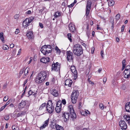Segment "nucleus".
<instances>
[{
  "mask_svg": "<svg viewBox=\"0 0 130 130\" xmlns=\"http://www.w3.org/2000/svg\"><path fill=\"white\" fill-rule=\"evenodd\" d=\"M73 53L75 55L79 56L83 54V49L80 44H75L73 46Z\"/></svg>",
  "mask_w": 130,
  "mask_h": 130,
  "instance_id": "f257e3e1",
  "label": "nucleus"
},
{
  "mask_svg": "<svg viewBox=\"0 0 130 130\" xmlns=\"http://www.w3.org/2000/svg\"><path fill=\"white\" fill-rule=\"evenodd\" d=\"M47 75L46 72L44 71H41L38 74L35 79V82L38 84H40L43 82L46 78Z\"/></svg>",
  "mask_w": 130,
  "mask_h": 130,
  "instance_id": "f03ea898",
  "label": "nucleus"
},
{
  "mask_svg": "<svg viewBox=\"0 0 130 130\" xmlns=\"http://www.w3.org/2000/svg\"><path fill=\"white\" fill-rule=\"evenodd\" d=\"M41 51L45 55H47L52 52L51 47L50 45H48L43 46L41 49Z\"/></svg>",
  "mask_w": 130,
  "mask_h": 130,
  "instance_id": "7ed1b4c3",
  "label": "nucleus"
},
{
  "mask_svg": "<svg viewBox=\"0 0 130 130\" xmlns=\"http://www.w3.org/2000/svg\"><path fill=\"white\" fill-rule=\"evenodd\" d=\"M55 104L52 103V101H48L46 107V110L49 113H52L54 110Z\"/></svg>",
  "mask_w": 130,
  "mask_h": 130,
  "instance_id": "20e7f679",
  "label": "nucleus"
},
{
  "mask_svg": "<svg viewBox=\"0 0 130 130\" xmlns=\"http://www.w3.org/2000/svg\"><path fill=\"white\" fill-rule=\"evenodd\" d=\"M78 95L79 92L77 90L73 91L71 96L72 101L73 104L76 103Z\"/></svg>",
  "mask_w": 130,
  "mask_h": 130,
  "instance_id": "39448f33",
  "label": "nucleus"
},
{
  "mask_svg": "<svg viewBox=\"0 0 130 130\" xmlns=\"http://www.w3.org/2000/svg\"><path fill=\"white\" fill-rule=\"evenodd\" d=\"M30 104V102L28 101L22 100L19 104L18 108L20 110H21L23 108H24V107L26 105H27V106H29Z\"/></svg>",
  "mask_w": 130,
  "mask_h": 130,
  "instance_id": "423d86ee",
  "label": "nucleus"
},
{
  "mask_svg": "<svg viewBox=\"0 0 130 130\" xmlns=\"http://www.w3.org/2000/svg\"><path fill=\"white\" fill-rule=\"evenodd\" d=\"M68 109L70 110L71 117L73 119H75L76 118V115L75 112L72 105H70L68 107Z\"/></svg>",
  "mask_w": 130,
  "mask_h": 130,
  "instance_id": "0eeeda50",
  "label": "nucleus"
},
{
  "mask_svg": "<svg viewBox=\"0 0 130 130\" xmlns=\"http://www.w3.org/2000/svg\"><path fill=\"white\" fill-rule=\"evenodd\" d=\"M67 55V60L70 62H73V59L74 56L72 52L70 51H68L66 52Z\"/></svg>",
  "mask_w": 130,
  "mask_h": 130,
  "instance_id": "6e6552de",
  "label": "nucleus"
},
{
  "mask_svg": "<svg viewBox=\"0 0 130 130\" xmlns=\"http://www.w3.org/2000/svg\"><path fill=\"white\" fill-rule=\"evenodd\" d=\"M60 65L58 62L52 64V70L56 71H60Z\"/></svg>",
  "mask_w": 130,
  "mask_h": 130,
  "instance_id": "1a4fd4ad",
  "label": "nucleus"
},
{
  "mask_svg": "<svg viewBox=\"0 0 130 130\" xmlns=\"http://www.w3.org/2000/svg\"><path fill=\"white\" fill-rule=\"evenodd\" d=\"M87 4L86 6V15L87 16L88 15L90 10L91 8L92 3L90 1H88L87 2Z\"/></svg>",
  "mask_w": 130,
  "mask_h": 130,
  "instance_id": "9d476101",
  "label": "nucleus"
},
{
  "mask_svg": "<svg viewBox=\"0 0 130 130\" xmlns=\"http://www.w3.org/2000/svg\"><path fill=\"white\" fill-rule=\"evenodd\" d=\"M70 116L69 113L66 112H62V117L64 120L65 122H66L69 120Z\"/></svg>",
  "mask_w": 130,
  "mask_h": 130,
  "instance_id": "9b49d317",
  "label": "nucleus"
},
{
  "mask_svg": "<svg viewBox=\"0 0 130 130\" xmlns=\"http://www.w3.org/2000/svg\"><path fill=\"white\" fill-rule=\"evenodd\" d=\"M119 124L121 129L122 130H125L127 128V124L124 121L121 120L119 122Z\"/></svg>",
  "mask_w": 130,
  "mask_h": 130,
  "instance_id": "f8f14e48",
  "label": "nucleus"
},
{
  "mask_svg": "<svg viewBox=\"0 0 130 130\" xmlns=\"http://www.w3.org/2000/svg\"><path fill=\"white\" fill-rule=\"evenodd\" d=\"M71 70L72 72L74 74V76L75 79L76 78L77 76V72L75 67L74 66H71Z\"/></svg>",
  "mask_w": 130,
  "mask_h": 130,
  "instance_id": "ddd939ff",
  "label": "nucleus"
},
{
  "mask_svg": "<svg viewBox=\"0 0 130 130\" xmlns=\"http://www.w3.org/2000/svg\"><path fill=\"white\" fill-rule=\"evenodd\" d=\"M28 96L29 97L31 95H33L34 96V97L35 98L36 97V94L37 93V91H33L31 90H30L28 92Z\"/></svg>",
  "mask_w": 130,
  "mask_h": 130,
  "instance_id": "4468645a",
  "label": "nucleus"
},
{
  "mask_svg": "<svg viewBox=\"0 0 130 130\" xmlns=\"http://www.w3.org/2000/svg\"><path fill=\"white\" fill-rule=\"evenodd\" d=\"M26 35L28 38L29 39H33L34 38L32 32L30 31H29L27 32Z\"/></svg>",
  "mask_w": 130,
  "mask_h": 130,
  "instance_id": "2eb2a0df",
  "label": "nucleus"
},
{
  "mask_svg": "<svg viewBox=\"0 0 130 130\" xmlns=\"http://www.w3.org/2000/svg\"><path fill=\"white\" fill-rule=\"evenodd\" d=\"M69 27L70 30L72 32H73L75 30V25L73 23H70V24L69 25Z\"/></svg>",
  "mask_w": 130,
  "mask_h": 130,
  "instance_id": "dca6fc26",
  "label": "nucleus"
},
{
  "mask_svg": "<svg viewBox=\"0 0 130 130\" xmlns=\"http://www.w3.org/2000/svg\"><path fill=\"white\" fill-rule=\"evenodd\" d=\"M50 59L48 57H43L41 59V62L43 63H46L50 61Z\"/></svg>",
  "mask_w": 130,
  "mask_h": 130,
  "instance_id": "f3484780",
  "label": "nucleus"
},
{
  "mask_svg": "<svg viewBox=\"0 0 130 130\" xmlns=\"http://www.w3.org/2000/svg\"><path fill=\"white\" fill-rule=\"evenodd\" d=\"M73 82L70 79H67L65 81V84L66 85H68L69 87H71Z\"/></svg>",
  "mask_w": 130,
  "mask_h": 130,
  "instance_id": "a211bd4d",
  "label": "nucleus"
},
{
  "mask_svg": "<svg viewBox=\"0 0 130 130\" xmlns=\"http://www.w3.org/2000/svg\"><path fill=\"white\" fill-rule=\"evenodd\" d=\"M26 110H24L21 111L20 112L18 113L17 115V117L18 118L20 117H22V116L25 115L26 113Z\"/></svg>",
  "mask_w": 130,
  "mask_h": 130,
  "instance_id": "6ab92c4d",
  "label": "nucleus"
},
{
  "mask_svg": "<svg viewBox=\"0 0 130 130\" xmlns=\"http://www.w3.org/2000/svg\"><path fill=\"white\" fill-rule=\"evenodd\" d=\"M125 109L128 112H130V102L126 103L125 105Z\"/></svg>",
  "mask_w": 130,
  "mask_h": 130,
  "instance_id": "aec40b11",
  "label": "nucleus"
},
{
  "mask_svg": "<svg viewBox=\"0 0 130 130\" xmlns=\"http://www.w3.org/2000/svg\"><path fill=\"white\" fill-rule=\"evenodd\" d=\"M124 73L125 74L124 77L125 78H127L129 77L130 72L129 73V70H125L124 71Z\"/></svg>",
  "mask_w": 130,
  "mask_h": 130,
  "instance_id": "412c9836",
  "label": "nucleus"
},
{
  "mask_svg": "<svg viewBox=\"0 0 130 130\" xmlns=\"http://www.w3.org/2000/svg\"><path fill=\"white\" fill-rule=\"evenodd\" d=\"M49 119L45 121L44 124L40 127V129H43L48 124Z\"/></svg>",
  "mask_w": 130,
  "mask_h": 130,
  "instance_id": "4be33fe9",
  "label": "nucleus"
},
{
  "mask_svg": "<svg viewBox=\"0 0 130 130\" xmlns=\"http://www.w3.org/2000/svg\"><path fill=\"white\" fill-rule=\"evenodd\" d=\"M124 118L125 121L128 123L130 124V117L126 115H125L124 116Z\"/></svg>",
  "mask_w": 130,
  "mask_h": 130,
  "instance_id": "5701e85b",
  "label": "nucleus"
},
{
  "mask_svg": "<svg viewBox=\"0 0 130 130\" xmlns=\"http://www.w3.org/2000/svg\"><path fill=\"white\" fill-rule=\"evenodd\" d=\"M62 14L61 12L59 11H57L55 12L54 16L55 17L57 18L61 16Z\"/></svg>",
  "mask_w": 130,
  "mask_h": 130,
  "instance_id": "b1692460",
  "label": "nucleus"
},
{
  "mask_svg": "<svg viewBox=\"0 0 130 130\" xmlns=\"http://www.w3.org/2000/svg\"><path fill=\"white\" fill-rule=\"evenodd\" d=\"M46 103H43L40 106L39 109V110H41L44 108L46 107Z\"/></svg>",
  "mask_w": 130,
  "mask_h": 130,
  "instance_id": "393cba45",
  "label": "nucleus"
},
{
  "mask_svg": "<svg viewBox=\"0 0 130 130\" xmlns=\"http://www.w3.org/2000/svg\"><path fill=\"white\" fill-rule=\"evenodd\" d=\"M29 25V23H27V21L26 19L23 22V25L24 27L25 28L27 27Z\"/></svg>",
  "mask_w": 130,
  "mask_h": 130,
  "instance_id": "a878e982",
  "label": "nucleus"
},
{
  "mask_svg": "<svg viewBox=\"0 0 130 130\" xmlns=\"http://www.w3.org/2000/svg\"><path fill=\"white\" fill-rule=\"evenodd\" d=\"M55 127L56 130H64L63 127L58 124L56 125Z\"/></svg>",
  "mask_w": 130,
  "mask_h": 130,
  "instance_id": "bb28decb",
  "label": "nucleus"
},
{
  "mask_svg": "<svg viewBox=\"0 0 130 130\" xmlns=\"http://www.w3.org/2000/svg\"><path fill=\"white\" fill-rule=\"evenodd\" d=\"M27 22V23L29 24L32 21L34 20V18L32 17H30L26 19Z\"/></svg>",
  "mask_w": 130,
  "mask_h": 130,
  "instance_id": "cd10ccee",
  "label": "nucleus"
},
{
  "mask_svg": "<svg viewBox=\"0 0 130 130\" xmlns=\"http://www.w3.org/2000/svg\"><path fill=\"white\" fill-rule=\"evenodd\" d=\"M52 94L53 96L55 97L57 96L58 95V92L57 91L55 90H54L53 91L52 93Z\"/></svg>",
  "mask_w": 130,
  "mask_h": 130,
  "instance_id": "c85d7f7f",
  "label": "nucleus"
},
{
  "mask_svg": "<svg viewBox=\"0 0 130 130\" xmlns=\"http://www.w3.org/2000/svg\"><path fill=\"white\" fill-rule=\"evenodd\" d=\"M30 69L29 68H27L24 70V77H25V76H26L28 74V73Z\"/></svg>",
  "mask_w": 130,
  "mask_h": 130,
  "instance_id": "c756f323",
  "label": "nucleus"
},
{
  "mask_svg": "<svg viewBox=\"0 0 130 130\" xmlns=\"http://www.w3.org/2000/svg\"><path fill=\"white\" fill-rule=\"evenodd\" d=\"M61 109V107H56L55 108L56 111L57 113H59L60 112Z\"/></svg>",
  "mask_w": 130,
  "mask_h": 130,
  "instance_id": "7c9ffc66",
  "label": "nucleus"
},
{
  "mask_svg": "<svg viewBox=\"0 0 130 130\" xmlns=\"http://www.w3.org/2000/svg\"><path fill=\"white\" fill-rule=\"evenodd\" d=\"M115 4V2L113 1H111L108 2V5L110 6H112L113 5Z\"/></svg>",
  "mask_w": 130,
  "mask_h": 130,
  "instance_id": "2f4dec72",
  "label": "nucleus"
},
{
  "mask_svg": "<svg viewBox=\"0 0 130 130\" xmlns=\"http://www.w3.org/2000/svg\"><path fill=\"white\" fill-rule=\"evenodd\" d=\"M62 105V104L61 102L60 101H58L57 103L56 107H61Z\"/></svg>",
  "mask_w": 130,
  "mask_h": 130,
  "instance_id": "473e14b6",
  "label": "nucleus"
},
{
  "mask_svg": "<svg viewBox=\"0 0 130 130\" xmlns=\"http://www.w3.org/2000/svg\"><path fill=\"white\" fill-rule=\"evenodd\" d=\"M67 35L68 39L70 40V42H72V40L71 38L72 36L71 34H68Z\"/></svg>",
  "mask_w": 130,
  "mask_h": 130,
  "instance_id": "72a5a7b5",
  "label": "nucleus"
},
{
  "mask_svg": "<svg viewBox=\"0 0 130 130\" xmlns=\"http://www.w3.org/2000/svg\"><path fill=\"white\" fill-rule=\"evenodd\" d=\"M55 49L57 53L58 54H59L61 52L60 50L58 48V47L56 46L55 47Z\"/></svg>",
  "mask_w": 130,
  "mask_h": 130,
  "instance_id": "f704fd0d",
  "label": "nucleus"
},
{
  "mask_svg": "<svg viewBox=\"0 0 130 130\" xmlns=\"http://www.w3.org/2000/svg\"><path fill=\"white\" fill-rule=\"evenodd\" d=\"M2 48L4 50H6L8 49L9 47L7 45L5 44L3 45Z\"/></svg>",
  "mask_w": 130,
  "mask_h": 130,
  "instance_id": "c9c22d12",
  "label": "nucleus"
},
{
  "mask_svg": "<svg viewBox=\"0 0 130 130\" xmlns=\"http://www.w3.org/2000/svg\"><path fill=\"white\" fill-rule=\"evenodd\" d=\"M12 128L13 130H19V127L15 125L12 126Z\"/></svg>",
  "mask_w": 130,
  "mask_h": 130,
  "instance_id": "e433bc0d",
  "label": "nucleus"
},
{
  "mask_svg": "<svg viewBox=\"0 0 130 130\" xmlns=\"http://www.w3.org/2000/svg\"><path fill=\"white\" fill-rule=\"evenodd\" d=\"M111 20H112V21L111 22V23L112 24V26L111 27V28L112 30H113V28H114V23L113 22L114 19L112 18H111Z\"/></svg>",
  "mask_w": 130,
  "mask_h": 130,
  "instance_id": "4c0bfd02",
  "label": "nucleus"
},
{
  "mask_svg": "<svg viewBox=\"0 0 130 130\" xmlns=\"http://www.w3.org/2000/svg\"><path fill=\"white\" fill-rule=\"evenodd\" d=\"M120 14H117L116 16V19L117 20H118L120 19Z\"/></svg>",
  "mask_w": 130,
  "mask_h": 130,
  "instance_id": "58836bf2",
  "label": "nucleus"
},
{
  "mask_svg": "<svg viewBox=\"0 0 130 130\" xmlns=\"http://www.w3.org/2000/svg\"><path fill=\"white\" fill-rule=\"evenodd\" d=\"M99 108L102 110H103L104 108L103 105L102 103H101L99 104Z\"/></svg>",
  "mask_w": 130,
  "mask_h": 130,
  "instance_id": "ea45409f",
  "label": "nucleus"
},
{
  "mask_svg": "<svg viewBox=\"0 0 130 130\" xmlns=\"http://www.w3.org/2000/svg\"><path fill=\"white\" fill-rule=\"evenodd\" d=\"M4 118L5 120L6 121L8 120L9 118V115H6L5 116Z\"/></svg>",
  "mask_w": 130,
  "mask_h": 130,
  "instance_id": "a19ab883",
  "label": "nucleus"
},
{
  "mask_svg": "<svg viewBox=\"0 0 130 130\" xmlns=\"http://www.w3.org/2000/svg\"><path fill=\"white\" fill-rule=\"evenodd\" d=\"M125 70H129V73L130 72V66L129 65L127 66L126 67V68L125 69Z\"/></svg>",
  "mask_w": 130,
  "mask_h": 130,
  "instance_id": "79ce46f5",
  "label": "nucleus"
},
{
  "mask_svg": "<svg viewBox=\"0 0 130 130\" xmlns=\"http://www.w3.org/2000/svg\"><path fill=\"white\" fill-rule=\"evenodd\" d=\"M20 17V15L18 14H15L14 16V18L15 19H18Z\"/></svg>",
  "mask_w": 130,
  "mask_h": 130,
  "instance_id": "37998d69",
  "label": "nucleus"
},
{
  "mask_svg": "<svg viewBox=\"0 0 130 130\" xmlns=\"http://www.w3.org/2000/svg\"><path fill=\"white\" fill-rule=\"evenodd\" d=\"M24 70L25 69L24 68H23L20 70V75L22 74L23 73V72H24Z\"/></svg>",
  "mask_w": 130,
  "mask_h": 130,
  "instance_id": "c03bdc74",
  "label": "nucleus"
},
{
  "mask_svg": "<svg viewBox=\"0 0 130 130\" xmlns=\"http://www.w3.org/2000/svg\"><path fill=\"white\" fill-rule=\"evenodd\" d=\"M8 99V96H5L4 97L3 101H7Z\"/></svg>",
  "mask_w": 130,
  "mask_h": 130,
  "instance_id": "a18cd8bd",
  "label": "nucleus"
},
{
  "mask_svg": "<svg viewBox=\"0 0 130 130\" xmlns=\"http://www.w3.org/2000/svg\"><path fill=\"white\" fill-rule=\"evenodd\" d=\"M19 29H17L15 31V34H17L19 32Z\"/></svg>",
  "mask_w": 130,
  "mask_h": 130,
  "instance_id": "49530a36",
  "label": "nucleus"
},
{
  "mask_svg": "<svg viewBox=\"0 0 130 130\" xmlns=\"http://www.w3.org/2000/svg\"><path fill=\"white\" fill-rule=\"evenodd\" d=\"M107 80V78L106 77H104L103 79V83L104 84L105 83Z\"/></svg>",
  "mask_w": 130,
  "mask_h": 130,
  "instance_id": "de8ad7c7",
  "label": "nucleus"
},
{
  "mask_svg": "<svg viewBox=\"0 0 130 130\" xmlns=\"http://www.w3.org/2000/svg\"><path fill=\"white\" fill-rule=\"evenodd\" d=\"M7 84H4L3 86V89L4 90L5 89L7 88Z\"/></svg>",
  "mask_w": 130,
  "mask_h": 130,
  "instance_id": "09e8293b",
  "label": "nucleus"
},
{
  "mask_svg": "<svg viewBox=\"0 0 130 130\" xmlns=\"http://www.w3.org/2000/svg\"><path fill=\"white\" fill-rule=\"evenodd\" d=\"M5 107H5V106L4 105L1 107L0 108V111H2Z\"/></svg>",
  "mask_w": 130,
  "mask_h": 130,
  "instance_id": "8fccbe9b",
  "label": "nucleus"
},
{
  "mask_svg": "<svg viewBox=\"0 0 130 130\" xmlns=\"http://www.w3.org/2000/svg\"><path fill=\"white\" fill-rule=\"evenodd\" d=\"M82 44L85 47V48H87V45L85 43H82Z\"/></svg>",
  "mask_w": 130,
  "mask_h": 130,
  "instance_id": "3c124183",
  "label": "nucleus"
},
{
  "mask_svg": "<svg viewBox=\"0 0 130 130\" xmlns=\"http://www.w3.org/2000/svg\"><path fill=\"white\" fill-rule=\"evenodd\" d=\"M39 25L40 26V27L42 28H43V24L40 23H39Z\"/></svg>",
  "mask_w": 130,
  "mask_h": 130,
  "instance_id": "603ef678",
  "label": "nucleus"
},
{
  "mask_svg": "<svg viewBox=\"0 0 130 130\" xmlns=\"http://www.w3.org/2000/svg\"><path fill=\"white\" fill-rule=\"evenodd\" d=\"M62 103L64 105H65L66 103V102L65 99L62 100Z\"/></svg>",
  "mask_w": 130,
  "mask_h": 130,
  "instance_id": "864d4df0",
  "label": "nucleus"
},
{
  "mask_svg": "<svg viewBox=\"0 0 130 130\" xmlns=\"http://www.w3.org/2000/svg\"><path fill=\"white\" fill-rule=\"evenodd\" d=\"M101 54L102 56V57L103 58H104L103 56V55H104V52L103 51H101Z\"/></svg>",
  "mask_w": 130,
  "mask_h": 130,
  "instance_id": "5fc2aeb1",
  "label": "nucleus"
},
{
  "mask_svg": "<svg viewBox=\"0 0 130 130\" xmlns=\"http://www.w3.org/2000/svg\"><path fill=\"white\" fill-rule=\"evenodd\" d=\"M26 13L27 14H30L31 13V11L30 10H28L26 12Z\"/></svg>",
  "mask_w": 130,
  "mask_h": 130,
  "instance_id": "6e6d98bb",
  "label": "nucleus"
},
{
  "mask_svg": "<svg viewBox=\"0 0 130 130\" xmlns=\"http://www.w3.org/2000/svg\"><path fill=\"white\" fill-rule=\"evenodd\" d=\"M88 81L90 84H92V85H93L94 84V83H93L90 80L89 78L88 79Z\"/></svg>",
  "mask_w": 130,
  "mask_h": 130,
  "instance_id": "4d7b16f0",
  "label": "nucleus"
},
{
  "mask_svg": "<svg viewBox=\"0 0 130 130\" xmlns=\"http://www.w3.org/2000/svg\"><path fill=\"white\" fill-rule=\"evenodd\" d=\"M124 25H123L121 28V31L123 32L124 31Z\"/></svg>",
  "mask_w": 130,
  "mask_h": 130,
  "instance_id": "13d9d810",
  "label": "nucleus"
},
{
  "mask_svg": "<svg viewBox=\"0 0 130 130\" xmlns=\"http://www.w3.org/2000/svg\"><path fill=\"white\" fill-rule=\"evenodd\" d=\"M44 10V9H43V8L42 9H40L39 10V12L40 14H41L43 12V10Z\"/></svg>",
  "mask_w": 130,
  "mask_h": 130,
  "instance_id": "bf43d9fd",
  "label": "nucleus"
},
{
  "mask_svg": "<svg viewBox=\"0 0 130 130\" xmlns=\"http://www.w3.org/2000/svg\"><path fill=\"white\" fill-rule=\"evenodd\" d=\"M14 45L13 44H11L10 45V47L11 48H13L14 46Z\"/></svg>",
  "mask_w": 130,
  "mask_h": 130,
  "instance_id": "052dcab7",
  "label": "nucleus"
},
{
  "mask_svg": "<svg viewBox=\"0 0 130 130\" xmlns=\"http://www.w3.org/2000/svg\"><path fill=\"white\" fill-rule=\"evenodd\" d=\"M74 3H72L71 4H70V5H69V7H73V6L74 5Z\"/></svg>",
  "mask_w": 130,
  "mask_h": 130,
  "instance_id": "680f3d73",
  "label": "nucleus"
},
{
  "mask_svg": "<svg viewBox=\"0 0 130 130\" xmlns=\"http://www.w3.org/2000/svg\"><path fill=\"white\" fill-rule=\"evenodd\" d=\"M3 37H4L3 34V32H2L0 33V38Z\"/></svg>",
  "mask_w": 130,
  "mask_h": 130,
  "instance_id": "e2e57ef3",
  "label": "nucleus"
},
{
  "mask_svg": "<svg viewBox=\"0 0 130 130\" xmlns=\"http://www.w3.org/2000/svg\"><path fill=\"white\" fill-rule=\"evenodd\" d=\"M10 103V102L9 101H8L6 104L4 105L5 106V107H6V106L8 105V104H9Z\"/></svg>",
  "mask_w": 130,
  "mask_h": 130,
  "instance_id": "0e129e2a",
  "label": "nucleus"
},
{
  "mask_svg": "<svg viewBox=\"0 0 130 130\" xmlns=\"http://www.w3.org/2000/svg\"><path fill=\"white\" fill-rule=\"evenodd\" d=\"M0 38L1 39V40L2 41V42H4V37H1V38Z\"/></svg>",
  "mask_w": 130,
  "mask_h": 130,
  "instance_id": "69168bd1",
  "label": "nucleus"
},
{
  "mask_svg": "<svg viewBox=\"0 0 130 130\" xmlns=\"http://www.w3.org/2000/svg\"><path fill=\"white\" fill-rule=\"evenodd\" d=\"M21 51V49H20L18 53V54H17V55H19L20 54Z\"/></svg>",
  "mask_w": 130,
  "mask_h": 130,
  "instance_id": "338daca9",
  "label": "nucleus"
},
{
  "mask_svg": "<svg viewBox=\"0 0 130 130\" xmlns=\"http://www.w3.org/2000/svg\"><path fill=\"white\" fill-rule=\"evenodd\" d=\"M102 70V69L101 68H100L98 69V71L99 73H100L101 72Z\"/></svg>",
  "mask_w": 130,
  "mask_h": 130,
  "instance_id": "774afa93",
  "label": "nucleus"
}]
</instances>
